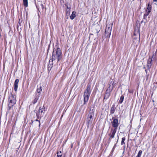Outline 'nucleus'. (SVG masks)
Here are the masks:
<instances>
[{"mask_svg":"<svg viewBox=\"0 0 157 157\" xmlns=\"http://www.w3.org/2000/svg\"><path fill=\"white\" fill-rule=\"evenodd\" d=\"M62 52L60 48L58 47L56 49H54L52 52V54L51 58L52 61L57 59V62H59L62 58Z\"/></svg>","mask_w":157,"mask_h":157,"instance_id":"obj_1","label":"nucleus"},{"mask_svg":"<svg viewBox=\"0 0 157 157\" xmlns=\"http://www.w3.org/2000/svg\"><path fill=\"white\" fill-rule=\"evenodd\" d=\"M91 86L90 84H88L86 86V90L84 91L83 95V104H86L88 101L91 91Z\"/></svg>","mask_w":157,"mask_h":157,"instance_id":"obj_2","label":"nucleus"},{"mask_svg":"<svg viewBox=\"0 0 157 157\" xmlns=\"http://www.w3.org/2000/svg\"><path fill=\"white\" fill-rule=\"evenodd\" d=\"M134 34V36H137V37H134L133 42L137 46L140 43V29L138 27H136L135 29Z\"/></svg>","mask_w":157,"mask_h":157,"instance_id":"obj_3","label":"nucleus"},{"mask_svg":"<svg viewBox=\"0 0 157 157\" xmlns=\"http://www.w3.org/2000/svg\"><path fill=\"white\" fill-rule=\"evenodd\" d=\"M8 101L9 102L8 107L9 109H10V108L13 106L16 103V96L11 94L9 98Z\"/></svg>","mask_w":157,"mask_h":157,"instance_id":"obj_4","label":"nucleus"},{"mask_svg":"<svg viewBox=\"0 0 157 157\" xmlns=\"http://www.w3.org/2000/svg\"><path fill=\"white\" fill-rule=\"evenodd\" d=\"M112 23L108 24H107L105 29V32L104 34L105 37L109 38L110 37L111 30L112 29Z\"/></svg>","mask_w":157,"mask_h":157,"instance_id":"obj_5","label":"nucleus"},{"mask_svg":"<svg viewBox=\"0 0 157 157\" xmlns=\"http://www.w3.org/2000/svg\"><path fill=\"white\" fill-rule=\"evenodd\" d=\"M112 119L113 120V121L111 122V124L112 126L114 128V129H117L119 124L118 119L117 118H114L113 117H112Z\"/></svg>","mask_w":157,"mask_h":157,"instance_id":"obj_6","label":"nucleus"},{"mask_svg":"<svg viewBox=\"0 0 157 157\" xmlns=\"http://www.w3.org/2000/svg\"><path fill=\"white\" fill-rule=\"evenodd\" d=\"M45 108V107H44V106H43L42 107L41 106L39 107L38 112L36 113V117L37 118H39L42 115V113H44Z\"/></svg>","mask_w":157,"mask_h":157,"instance_id":"obj_7","label":"nucleus"},{"mask_svg":"<svg viewBox=\"0 0 157 157\" xmlns=\"http://www.w3.org/2000/svg\"><path fill=\"white\" fill-rule=\"evenodd\" d=\"M117 129H111L110 133L109 134V135L110 136L109 140L113 138L114 137L115 135L117 132Z\"/></svg>","mask_w":157,"mask_h":157,"instance_id":"obj_8","label":"nucleus"},{"mask_svg":"<svg viewBox=\"0 0 157 157\" xmlns=\"http://www.w3.org/2000/svg\"><path fill=\"white\" fill-rule=\"evenodd\" d=\"M152 57H149L148 59L147 62V69L148 70H149L150 69L152 65Z\"/></svg>","mask_w":157,"mask_h":157,"instance_id":"obj_9","label":"nucleus"},{"mask_svg":"<svg viewBox=\"0 0 157 157\" xmlns=\"http://www.w3.org/2000/svg\"><path fill=\"white\" fill-rule=\"evenodd\" d=\"M19 82V80L18 79H16L14 83V90L16 92L17 90L18 86V83Z\"/></svg>","mask_w":157,"mask_h":157,"instance_id":"obj_10","label":"nucleus"},{"mask_svg":"<svg viewBox=\"0 0 157 157\" xmlns=\"http://www.w3.org/2000/svg\"><path fill=\"white\" fill-rule=\"evenodd\" d=\"M94 110L93 109L92 110L90 109L89 111V113L87 117H89V118L92 119V117H93L94 116Z\"/></svg>","mask_w":157,"mask_h":157,"instance_id":"obj_11","label":"nucleus"},{"mask_svg":"<svg viewBox=\"0 0 157 157\" xmlns=\"http://www.w3.org/2000/svg\"><path fill=\"white\" fill-rule=\"evenodd\" d=\"M116 109V107L114 104L113 105H112V107L111 108L110 113L111 114H113L114 113Z\"/></svg>","mask_w":157,"mask_h":157,"instance_id":"obj_12","label":"nucleus"},{"mask_svg":"<svg viewBox=\"0 0 157 157\" xmlns=\"http://www.w3.org/2000/svg\"><path fill=\"white\" fill-rule=\"evenodd\" d=\"M110 94L111 93H109V92L106 91V92H105V96L104 98V100L107 99L109 98V97L110 96Z\"/></svg>","mask_w":157,"mask_h":157,"instance_id":"obj_13","label":"nucleus"},{"mask_svg":"<svg viewBox=\"0 0 157 157\" xmlns=\"http://www.w3.org/2000/svg\"><path fill=\"white\" fill-rule=\"evenodd\" d=\"M76 12L73 11L72 13V14L70 16V18L71 20L73 19L76 16Z\"/></svg>","mask_w":157,"mask_h":157,"instance_id":"obj_14","label":"nucleus"},{"mask_svg":"<svg viewBox=\"0 0 157 157\" xmlns=\"http://www.w3.org/2000/svg\"><path fill=\"white\" fill-rule=\"evenodd\" d=\"M36 96L35 97L34 100L32 101V103L33 104H35L36 103L38 100L39 95V94L37 95V94H36Z\"/></svg>","mask_w":157,"mask_h":157,"instance_id":"obj_15","label":"nucleus"},{"mask_svg":"<svg viewBox=\"0 0 157 157\" xmlns=\"http://www.w3.org/2000/svg\"><path fill=\"white\" fill-rule=\"evenodd\" d=\"M112 82L110 83L109 84V87L108 88L107 90H106V92H108L110 93H111L113 89V86L111 87V84Z\"/></svg>","mask_w":157,"mask_h":157,"instance_id":"obj_16","label":"nucleus"},{"mask_svg":"<svg viewBox=\"0 0 157 157\" xmlns=\"http://www.w3.org/2000/svg\"><path fill=\"white\" fill-rule=\"evenodd\" d=\"M93 121V119H91L89 118V117H87V123L88 125L89 124H91Z\"/></svg>","mask_w":157,"mask_h":157,"instance_id":"obj_17","label":"nucleus"},{"mask_svg":"<svg viewBox=\"0 0 157 157\" xmlns=\"http://www.w3.org/2000/svg\"><path fill=\"white\" fill-rule=\"evenodd\" d=\"M38 88L37 90V93H40L41 92L42 90V87L41 86H40L39 88L38 87V86H37Z\"/></svg>","mask_w":157,"mask_h":157,"instance_id":"obj_18","label":"nucleus"},{"mask_svg":"<svg viewBox=\"0 0 157 157\" xmlns=\"http://www.w3.org/2000/svg\"><path fill=\"white\" fill-rule=\"evenodd\" d=\"M124 99V96H123V95H122L121 97L120 98L119 101V103L121 104L123 101Z\"/></svg>","mask_w":157,"mask_h":157,"instance_id":"obj_19","label":"nucleus"},{"mask_svg":"<svg viewBox=\"0 0 157 157\" xmlns=\"http://www.w3.org/2000/svg\"><path fill=\"white\" fill-rule=\"evenodd\" d=\"M23 4L24 6L27 7L28 6V0H23Z\"/></svg>","mask_w":157,"mask_h":157,"instance_id":"obj_20","label":"nucleus"},{"mask_svg":"<svg viewBox=\"0 0 157 157\" xmlns=\"http://www.w3.org/2000/svg\"><path fill=\"white\" fill-rule=\"evenodd\" d=\"M142 151L141 150H140L138 153V154L136 157H141Z\"/></svg>","mask_w":157,"mask_h":157,"instance_id":"obj_21","label":"nucleus"},{"mask_svg":"<svg viewBox=\"0 0 157 157\" xmlns=\"http://www.w3.org/2000/svg\"><path fill=\"white\" fill-rule=\"evenodd\" d=\"M151 5L148 4V5L147 7V11H151Z\"/></svg>","mask_w":157,"mask_h":157,"instance_id":"obj_22","label":"nucleus"},{"mask_svg":"<svg viewBox=\"0 0 157 157\" xmlns=\"http://www.w3.org/2000/svg\"><path fill=\"white\" fill-rule=\"evenodd\" d=\"M57 156L58 157H62V154L61 153V151H60L59 152H58L57 153Z\"/></svg>","mask_w":157,"mask_h":157,"instance_id":"obj_23","label":"nucleus"},{"mask_svg":"<svg viewBox=\"0 0 157 157\" xmlns=\"http://www.w3.org/2000/svg\"><path fill=\"white\" fill-rule=\"evenodd\" d=\"M125 140V137H123L122 138V140L121 143V145H123L124 144V141Z\"/></svg>","mask_w":157,"mask_h":157,"instance_id":"obj_24","label":"nucleus"},{"mask_svg":"<svg viewBox=\"0 0 157 157\" xmlns=\"http://www.w3.org/2000/svg\"><path fill=\"white\" fill-rule=\"evenodd\" d=\"M94 32L97 35H98V34L100 31V30H98L97 29H95L94 30Z\"/></svg>","mask_w":157,"mask_h":157,"instance_id":"obj_25","label":"nucleus"},{"mask_svg":"<svg viewBox=\"0 0 157 157\" xmlns=\"http://www.w3.org/2000/svg\"><path fill=\"white\" fill-rule=\"evenodd\" d=\"M146 13H145L144 14L146 15V16H147L148 15L149 13L150 12V11H147V10H146Z\"/></svg>","mask_w":157,"mask_h":157,"instance_id":"obj_26","label":"nucleus"},{"mask_svg":"<svg viewBox=\"0 0 157 157\" xmlns=\"http://www.w3.org/2000/svg\"><path fill=\"white\" fill-rule=\"evenodd\" d=\"M41 6L42 10H43L44 8V7L43 4H41Z\"/></svg>","mask_w":157,"mask_h":157,"instance_id":"obj_27","label":"nucleus"},{"mask_svg":"<svg viewBox=\"0 0 157 157\" xmlns=\"http://www.w3.org/2000/svg\"><path fill=\"white\" fill-rule=\"evenodd\" d=\"M36 121H38V122H39V126H40V121H38V120H37V119H36Z\"/></svg>","mask_w":157,"mask_h":157,"instance_id":"obj_28","label":"nucleus"},{"mask_svg":"<svg viewBox=\"0 0 157 157\" xmlns=\"http://www.w3.org/2000/svg\"><path fill=\"white\" fill-rule=\"evenodd\" d=\"M146 15L144 14V19H145L146 18Z\"/></svg>","mask_w":157,"mask_h":157,"instance_id":"obj_29","label":"nucleus"},{"mask_svg":"<svg viewBox=\"0 0 157 157\" xmlns=\"http://www.w3.org/2000/svg\"><path fill=\"white\" fill-rule=\"evenodd\" d=\"M21 23V20L20 19H19V25H20Z\"/></svg>","mask_w":157,"mask_h":157,"instance_id":"obj_30","label":"nucleus"},{"mask_svg":"<svg viewBox=\"0 0 157 157\" xmlns=\"http://www.w3.org/2000/svg\"><path fill=\"white\" fill-rule=\"evenodd\" d=\"M145 71L146 74H147V70L145 69Z\"/></svg>","mask_w":157,"mask_h":157,"instance_id":"obj_31","label":"nucleus"},{"mask_svg":"<svg viewBox=\"0 0 157 157\" xmlns=\"http://www.w3.org/2000/svg\"><path fill=\"white\" fill-rule=\"evenodd\" d=\"M118 136V139H117V142H118V139H119V136Z\"/></svg>","mask_w":157,"mask_h":157,"instance_id":"obj_32","label":"nucleus"},{"mask_svg":"<svg viewBox=\"0 0 157 157\" xmlns=\"http://www.w3.org/2000/svg\"><path fill=\"white\" fill-rule=\"evenodd\" d=\"M143 22V20L141 22V24H142V23Z\"/></svg>","mask_w":157,"mask_h":157,"instance_id":"obj_33","label":"nucleus"},{"mask_svg":"<svg viewBox=\"0 0 157 157\" xmlns=\"http://www.w3.org/2000/svg\"><path fill=\"white\" fill-rule=\"evenodd\" d=\"M153 1L154 2H156L157 1V0H153Z\"/></svg>","mask_w":157,"mask_h":157,"instance_id":"obj_34","label":"nucleus"},{"mask_svg":"<svg viewBox=\"0 0 157 157\" xmlns=\"http://www.w3.org/2000/svg\"><path fill=\"white\" fill-rule=\"evenodd\" d=\"M152 101L153 102H154V101L153 100H152Z\"/></svg>","mask_w":157,"mask_h":157,"instance_id":"obj_35","label":"nucleus"},{"mask_svg":"<svg viewBox=\"0 0 157 157\" xmlns=\"http://www.w3.org/2000/svg\"><path fill=\"white\" fill-rule=\"evenodd\" d=\"M143 68H144V69H145V67H144Z\"/></svg>","mask_w":157,"mask_h":157,"instance_id":"obj_36","label":"nucleus"},{"mask_svg":"<svg viewBox=\"0 0 157 157\" xmlns=\"http://www.w3.org/2000/svg\"><path fill=\"white\" fill-rule=\"evenodd\" d=\"M114 146L113 147V150L114 149Z\"/></svg>","mask_w":157,"mask_h":157,"instance_id":"obj_37","label":"nucleus"},{"mask_svg":"<svg viewBox=\"0 0 157 157\" xmlns=\"http://www.w3.org/2000/svg\"><path fill=\"white\" fill-rule=\"evenodd\" d=\"M72 146H73V145H71V147H72Z\"/></svg>","mask_w":157,"mask_h":157,"instance_id":"obj_38","label":"nucleus"},{"mask_svg":"<svg viewBox=\"0 0 157 157\" xmlns=\"http://www.w3.org/2000/svg\"><path fill=\"white\" fill-rule=\"evenodd\" d=\"M108 157H110V156H109Z\"/></svg>","mask_w":157,"mask_h":157,"instance_id":"obj_39","label":"nucleus"}]
</instances>
